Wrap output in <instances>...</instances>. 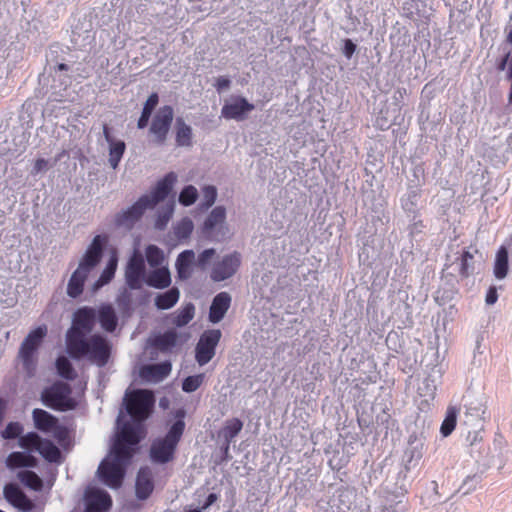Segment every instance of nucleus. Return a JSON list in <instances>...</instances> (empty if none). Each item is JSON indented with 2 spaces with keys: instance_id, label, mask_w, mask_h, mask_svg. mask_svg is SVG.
Here are the masks:
<instances>
[{
  "instance_id": "obj_13",
  "label": "nucleus",
  "mask_w": 512,
  "mask_h": 512,
  "mask_svg": "<svg viewBox=\"0 0 512 512\" xmlns=\"http://www.w3.org/2000/svg\"><path fill=\"white\" fill-rule=\"evenodd\" d=\"M254 105L249 103L244 97H235L226 102L221 109V117L242 121L247 114L254 110Z\"/></svg>"
},
{
  "instance_id": "obj_64",
  "label": "nucleus",
  "mask_w": 512,
  "mask_h": 512,
  "mask_svg": "<svg viewBox=\"0 0 512 512\" xmlns=\"http://www.w3.org/2000/svg\"><path fill=\"white\" fill-rule=\"evenodd\" d=\"M6 66L5 59L0 60V94L3 92L6 86Z\"/></svg>"
},
{
  "instance_id": "obj_55",
  "label": "nucleus",
  "mask_w": 512,
  "mask_h": 512,
  "mask_svg": "<svg viewBox=\"0 0 512 512\" xmlns=\"http://www.w3.org/2000/svg\"><path fill=\"white\" fill-rule=\"evenodd\" d=\"M371 410L373 412H377L379 410L375 418L377 424L383 425L388 422L390 415L385 411V409L381 405L371 406Z\"/></svg>"
},
{
  "instance_id": "obj_62",
  "label": "nucleus",
  "mask_w": 512,
  "mask_h": 512,
  "mask_svg": "<svg viewBox=\"0 0 512 512\" xmlns=\"http://www.w3.org/2000/svg\"><path fill=\"white\" fill-rule=\"evenodd\" d=\"M482 440V431L469 432L467 436V442L470 446L477 445Z\"/></svg>"
},
{
  "instance_id": "obj_3",
  "label": "nucleus",
  "mask_w": 512,
  "mask_h": 512,
  "mask_svg": "<svg viewBox=\"0 0 512 512\" xmlns=\"http://www.w3.org/2000/svg\"><path fill=\"white\" fill-rule=\"evenodd\" d=\"M66 348L71 358L75 360L87 359L99 367L108 363L111 353L109 342L100 334L66 342Z\"/></svg>"
},
{
  "instance_id": "obj_28",
  "label": "nucleus",
  "mask_w": 512,
  "mask_h": 512,
  "mask_svg": "<svg viewBox=\"0 0 512 512\" xmlns=\"http://www.w3.org/2000/svg\"><path fill=\"white\" fill-rule=\"evenodd\" d=\"M194 260L195 253L193 250H184L178 255L176 268L180 279H187L190 276L189 268Z\"/></svg>"
},
{
  "instance_id": "obj_35",
  "label": "nucleus",
  "mask_w": 512,
  "mask_h": 512,
  "mask_svg": "<svg viewBox=\"0 0 512 512\" xmlns=\"http://www.w3.org/2000/svg\"><path fill=\"white\" fill-rule=\"evenodd\" d=\"M108 163L111 168L116 169L125 153L126 144L122 140H116L109 145Z\"/></svg>"
},
{
  "instance_id": "obj_63",
  "label": "nucleus",
  "mask_w": 512,
  "mask_h": 512,
  "mask_svg": "<svg viewBox=\"0 0 512 512\" xmlns=\"http://www.w3.org/2000/svg\"><path fill=\"white\" fill-rule=\"evenodd\" d=\"M498 299L497 290L494 286H491L486 294L485 302L487 305H493Z\"/></svg>"
},
{
  "instance_id": "obj_39",
  "label": "nucleus",
  "mask_w": 512,
  "mask_h": 512,
  "mask_svg": "<svg viewBox=\"0 0 512 512\" xmlns=\"http://www.w3.org/2000/svg\"><path fill=\"white\" fill-rule=\"evenodd\" d=\"M177 343V334L175 331H166L155 339V345L162 351H167Z\"/></svg>"
},
{
  "instance_id": "obj_49",
  "label": "nucleus",
  "mask_w": 512,
  "mask_h": 512,
  "mask_svg": "<svg viewBox=\"0 0 512 512\" xmlns=\"http://www.w3.org/2000/svg\"><path fill=\"white\" fill-rule=\"evenodd\" d=\"M436 385L434 380L425 378L422 384L418 387V394L422 397L434 398Z\"/></svg>"
},
{
  "instance_id": "obj_54",
  "label": "nucleus",
  "mask_w": 512,
  "mask_h": 512,
  "mask_svg": "<svg viewBox=\"0 0 512 512\" xmlns=\"http://www.w3.org/2000/svg\"><path fill=\"white\" fill-rule=\"evenodd\" d=\"M507 42L512 44V28L508 32ZM507 66H512V49L506 52V54L501 58L497 65V69L504 70L505 68H507Z\"/></svg>"
},
{
  "instance_id": "obj_51",
  "label": "nucleus",
  "mask_w": 512,
  "mask_h": 512,
  "mask_svg": "<svg viewBox=\"0 0 512 512\" xmlns=\"http://www.w3.org/2000/svg\"><path fill=\"white\" fill-rule=\"evenodd\" d=\"M217 198V189L215 186L208 185L203 188V206L205 208L211 207Z\"/></svg>"
},
{
  "instance_id": "obj_8",
  "label": "nucleus",
  "mask_w": 512,
  "mask_h": 512,
  "mask_svg": "<svg viewBox=\"0 0 512 512\" xmlns=\"http://www.w3.org/2000/svg\"><path fill=\"white\" fill-rule=\"evenodd\" d=\"M222 333L219 329L205 331L196 344L195 360L200 366L209 363L215 356L216 347L221 339Z\"/></svg>"
},
{
  "instance_id": "obj_45",
  "label": "nucleus",
  "mask_w": 512,
  "mask_h": 512,
  "mask_svg": "<svg viewBox=\"0 0 512 512\" xmlns=\"http://www.w3.org/2000/svg\"><path fill=\"white\" fill-rule=\"evenodd\" d=\"M41 438L36 432H29L21 435L18 440L19 448H43L40 445Z\"/></svg>"
},
{
  "instance_id": "obj_47",
  "label": "nucleus",
  "mask_w": 512,
  "mask_h": 512,
  "mask_svg": "<svg viewBox=\"0 0 512 512\" xmlns=\"http://www.w3.org/2000/svg\"><path fill=\"white\" fill-rule=\"evenodd\" d=\"M173 212L174 203H170L165 208H163L162 211L158 213V217L155 222V227L159 230L164 229L167 226L170 218L172 217Z\"/></svg>"
},
{
  "instance_id": "obj_38",
  "label": "nucleus",
  "mask_w": 512,
  "mask_h": 512,
  "mask_svg": "<svg viewBox=\"0 0 512 512\" xmlns=\"http://www.w3.org/2000/svg\"><path fill=\"white\" fill-rule=\"evenodd\" d=\"M18 478L27 487L33 490H40L42 488V480L33 471L24 470L18 473Z\"/></svg>"
},
{
  "instance_id": "obj_42",
  "label": "nucleus",
  "mask_w": 512,
  "mask_h": 512,
  "mask_svg": "<svg viewBox=\"0 0 512 512\" xmlns=\"http://www.w3.org/2000/svg\"><path fill=\"white\" fill-rule=\"evenodd\" d=\"M195 307L193 304H187L175 317L174 323L178 327L187 325L194 317Z\"/></svg>"
},
{
  "instance_id": "obj_24",
  "label": "nucleus",
  "mask_w": 512,
  "mask_h": 512,
  "mask_svg": "<svg viewBox=\"0 0 512 512\" xmlns=\"http://www.w3.org/2000/svg\"><path fill=\"white\" fill-rule=\"evenodd\" d=\"M171 363L170 362H161L156 364L147 365L142 369V376L148 380H152L154 382L162 381L166 378L171 372Z\"/></svg>"
},
{
  "instance_id": "obj_23",
  "label": "nucleus",
  "mask_w": 512,
  "mask_h": 512,
  "mask_svg": "<svg viewBox=\"0 0 512 512\" xmlns=\"http://www.w3.org/2000/svg\"><path fill=\"white\" fill-rule=\"evenodd\" d=\"M145 283L155 289H165L171 284V275L166 267L156 268L145 278Z\"/></svg>"
},
{
  "instance_id": "obj_19",
  "label": "nucleus",
  "mask_w": 512,
  "mask_h": 512,
  "mask_svg": "<svg viewBox=\"0 0 512 512\" xmlns=\"http://www.w3.org/2000/svg\"><path fill=\"white\" fill-rule=\"evenodd\" d=\"M185 429V422L182 419H177L164 438L160 439L158 443H153L150 448H176L179 440L181 439Z\"/></svg>"
},
{
  "instance_id": "obj_16",
  "label": "nucleus",
  "mask_w": 512,
  "mask_h": 512,
  "mask_svg": "<svg viewBox=\"0 0 512 512\" xmlns=\"http://www.w3.org/2000/svg\"><path fill=\"white\" fill-rule=\"evenodd\" d=\"M4 496L9 503L24 512L31 511L34 508V503L16 484H7L4 487Z\"/></svg>"
},
{
  "instance_id": "obj_33",
  "label": "nucleus",
  "mask_w": 512,
  "mask_h": 512,
  "mask_svg": "<svg viewBox=\"0 0 512 512\" xmlns=\"http://www.w3.org/2000/svg\"><path fill=\"white\" fill-rule=\"evenodd\" d=\"M117 264H118V258L114 254L110 257V259L108 260V262L106 264V267L102 271L98 280L95 282V284H94L95 289L101 288L102 286L108 284L113 279L116 269H117Z\"/></svg>"
},
{
  "instance_id": "obj_9",
  "label": "nucleus",
  "mask_w": 512,
  "mask_h": 512,
  "mask_svg": "<svg viewBox=\"0 0 512 512\" xmlns=\"http://www.w3.org/2000/svg\"><path fill=\"white\" fill-rule=\"evenodd\" d=\"M174 117V110L171 106L165 105L158 109L150 126V133L154 136V142L158 145L163 144L169 133Z\"/></svg>"
},
{
  "instance_id": "obj_21",
  "label": "nucleus",
  "mask_w": 512,
  "mask_h": 512,
  "mask_svg": "<svg viewBox=\"0 0 512 512\" xmlns=\"http://www.w3.org/2000/svg\"><path fill=\"white\" fill-rule=\"evenodd\" d=\"M32 419L34 427L43 433H49L51 429L55 428L58 421L54 415L40 408L33 409Z\"/></svg>"
},
{
  "instance_id": "obj_4",
  "label": "nucleus",
  "mask_w": 512,
  "mask_h": 512,
  "mask_svg": "<svg viewBox=\"0 0 512 512\" xmlns=\"http://www.w3.org/2000/svg\"><path fill=\"white\" fill-rule=\"evenodd\" d=\"M139 450H109L101 461L97 474L101 482L112 489L122 486L126 470L132 465Z\"/></svg>"
},
{
  "instance_id": "obj_31",
  "label": "nucleus",
  "mask_w": 512,
  "mask_h": 512,
  "mask_svg": "<svg viewBox=\"0 0 512 512\" xmlns=\"http://www.w3.org/2000/svg\"><path fill=\"white\" fill-rule=\"evenodd\" d=\"M159 102V97L157 93H152L144 103L141 116L138 119L137 127L139 129H143L148 125L149 119L155 107Z\"/></svg>"
},
{
  "instance_id": "obj_50",
  "label": "nucleus",
  "mask_w": 512,
  "mask_h": 512,
  "mask_svg": "<svg viewBox=\"0 0 512 512\" xmlns=\"http://www.w3.org/2000/svg\"><path fill=\"white\" fill-rule=\"evenodd\" d=\"M175 450H150V458L154 462L167 463L174 457Z\"/></svg>"
},
{
  "instance_id": "obj_48",
  "label": "nucleus",
  "mask_w": 512,
  "mask_h": 512,
  "mask_svg": "<svg viewBox=\"0 0 512 512\" xmlns=\"http://www.w3.org/2000/svg\"><path fill=\"white\" fill-rule=\"evenodd\" d=\"M418 195L415 191L407 193L401 199L402 208L409 214H415L417 211Z\"/></svg>"
},
{
  "instance_id": "obj_40",
  "label": "nucleus",
  "mask_w": 512,
  "mask_h": 512,
  "mask_svg": "<svg viewBox=\"0 0 512 512\" xmlns=\"http://www.w3.org/2000/svg\"><path fill=\"white\" fill-rule=\"evenodd\" d=\"M24 428L20 422H9L1 431V437L5 440H14L21 437Z\"/></svg>"
},
{
  "instance_id": "obj_36",
  "label": "nucleus",
  "mask_w": 512,
  "mask_h": 512,
  "mask_svg": "<svg viewBox=\"0 0 512 512\" xmlns=\"http://www.w3.org/2000/svg\"><path fill=\"white\" fill-rule=\"evenodd\" d=\"M465 408L467 415L477 419H480L486 410L483 399L471 397V395L465 397Z\"/></svg>"
},
{
  "instance_id": "obj_52",
  "label": "nucleus",
  "mask_w": 512,
  "mask_h": 512,
  "mask_svg": "<svg viewBox=\"0 0 512 512\" xmlns=\"http://www.w3.org/2000/svg\"><path fill=\"white\" fill-rule=\"evenodd\" d=\"M31 452L32 450H28ZM41 456L50 463H61L63 461L62 450H37Z\"/></svg>"
},
{
  "instance_id": "obj_29",
  "label": "nucleus",
  "mask_w": 512,
  "mask_h": 512,
  "mask_svg": "<svg viewBox=\"0 0 512 512\" xmlns=\"http://www.w3.org/2000/svg\"><path fill=\"white\" fill-rule=\"evenodd\" d=\"M508 270V251L506 247L501 246L496 253L494 275L497 279H504L507 276Z\"/></svg>"
},
{
  "instance_id": "obj_26",
  "label": "nucleus",
  "mask_w": 512,
  "mask_h": 512,
  "mask_svg": "<svg viewBox=\"0 0 512 512\" xmlns=\"http://www.w3.org/2000/svg\"><path fill=\"white\" fill-rule=\"evenodd\" d=\"M179 297V289L177 287H172L163 293L157 294L154 299V304L159 310H168L178 302Z\"/></svg>"
},
{
  "instance_id": "obj_6",
  "label": "nucleus",
  "mask_w": 512,
  "mask_h": 512,
  "mask_svg": "<svg viewBox=\"0 0 512 512\" xmlns=\"http://www.w3.org/2000/svg\"><path fill=\"white\" fill-rule=\"evenodd\" d=\"M72 389L69 384L57 381L41 393L42 403L54 410L69 411L76 407V401L71 397Z\"/></svg>"
},
{
  "instance_id": "obj_22",
  "label": "nucleus",
  "mask_w": 512,
  "mask_h": 512,
  "mask_svg": "<svg viewBox=\"0 0 512 512\" xmlns=\"http://www.w3.org/2000/svg\"><path fill=\"white\" fill-rule=\"evenodd\" d=\"M243 428V422L238 418H232L225 422L224 427L219 431L218 437L223 441L224 448H229L230 444Z\"/></svg>"
},
{
  "instance_id": "obj_14",
  "label": "nucleus",
  "mask_w": 512,
  "mask_h": 512,
  "mask_svg": "<svg viewBox=\"0 0 512 512\" xmlns=\"http://www.w3.org/2000/svg\"><path fill=\"white\" fill-rule=\"evenodd\" d=\"M240 262V255L236 252L224 256L220 262L214 265L211 279L215 282H220L232 277L236 273Z\"/></svg>"
},
{
  "instance_id": "obj_30",
  "label": "nucleus",
  "mask_w": 512,
  "mask_h": 512,
  "mask_svg": "<svg viewBox=\"0 0 512 512\" xmlns=\"http://www.w3.org/2000/svg\"><path fill=\"white\" fill-rule=\"evenodd\" d=\"M176 143L181 147H189L192 144V128L180 117L176 119Z\"/></svg>"
},
{
  "instance_id": "obj_20",
  "label": "nucleus",
  "mask_w": 512,
  "mask_h": 512,
  "mask_svg": "<svg viewBox=\"0 0 512 512\" xmlns=\"http://www.w3.org/2000/svg\"><path fill=\"white\" fill-rule=\"evenodd\" d=\"M476 255L481 258L477 249L471 251L469 248L467 250H463L461 256L458 258V271L462 278H468L474 274L477 265V260L475 259Z\"/></svg>"
},
{
  "instance_id": "obj_61",
  "label": "nucleus",
  "mask_w": 512,
  "mask_h": 512,
  "mask_svg": "<svg viewBox=\"0 0 512 512\" xmlns=\"http://www.w3.org/2000/svg\"><path fill=\"white\" fill-rule=\"evenodd\" d=\"M231 85V81L228 77L220 76L216 80L215 87L217 91L220 93L226 89H228Z\"/></svg>"
},
{
  "instance_id": "obj_15",
  "label": "nucleus",
  "mask_w": 512,
  "mask_h": 512,
  "mask_svg": "<svg viewBox=\"0 0 512 512\" xmlns=\"http://www.w3.org/2000/svg\"><path fill=\"white\" fill-rule=\"evenodd\" d=\"M86 508L84 512H106L112 505L110 495L100 489H90L85 493Z\"/></svg>"
},
{
  "instance_id": "obj_46",
  "label": "nucleus",
  "mask_w": 512,
  "mask_h": 512,
  "mask_svg": "<svg viewBox=\"0 0 512 512\" xmlns=\"http://www.w3.org/2000/svg\"><path fill=\"white\" fill-rule=\"evenodd\" d=\"M193 228L192 220L183 218L175 227V235L178 239H186L191 235Z\"/></svg>"
},
{
  "instance_id": "obj_43",
  "label": "nucleus",
  "mask_w": 512,
  "mask_h": 512,
  "mask_svg": "<svg viewBox=\"0 0 512 512\" xmlns=\"http://www.w3.org/2000/svg\"><path fill=\"white\" fill-rule=\"evenodd\" d=\"M198 191L193 185L185 186L179 194V202L183 206H190L196 202Z\"/></svg>"
},
{
  "instance_id": "obj_32",
  "label": "nucleus",
  "mask_w": 512,
  "mask_h": 512,
  "mask_svg": "<svg viewBox=\"0 0 512 512\" xmlns=\"http://www.w3.org/2000/svg\"><path fill=\"white\" fill-rule=\"evenodd\" d=\"M6 463L10 468L34 467L36 466V459L22 452H13L8 456Z\"/></svg>"
},
{
  "instance_id": "obj_59",
  "label": "nucleus",
  "mask_w": 512,
  "mask_h": 512,
  "mask_svg": "<svg viewBox=\"0 0 512 512\" xmlns=\"http://www.w3.org/2000/svg\"><path fill=\"white\" fill-rule=\"evenodd\" d=\"M48 161L43 158H39L35 161L34 166L31 170L32 175H37L47 169Z\"/></svg>"
},
{
  "instance_id": "obj_17",
  "label": "nucleus",
  "mask_w": 512,
  "mask_h": 512,
  "mask_svg": "<svg viewBox=\"0 0 512 512\" xmlns=\"http://www.w3.org/2000/svg\"><path fill=\"white\" fill-rule=\"evenodd\" d=\"M154 490L153 474L149 467H141L138 471L135 482L136 497L146 500Z\"/></svg>"
},
{
  "instance_id": "obj_60",
  "label": "nucleus",
  "mask_w": 512,
  "mask_h": 512,
  "mask_svg": "<svg viewBox=\"0 0 512 512\" xmlns=\"http://www.w3.org/2000/svg\"><path fill=\"white\" fill-rule=\"evenodd\" d=\"M357 419L361 427H369L374 422L373 417L367 414L365 411L358 413Z\"/></svg>"
},
{
  "instance_id": "obj_18",
  "label": "nucleus",
  "mask_w": 512,
  "mask_h": 512,
  "mask_svg": "<svg viewBox=\"0 0 512 512\" xmlns=\"http://www.w3.org/2000/svg\"><path fill=\"white\" fill-rule=\"evenodd\" d=\"M231 304V296L227 292H220L214 298L209 310V321L212 323L220 322Z\"/></svg>"
},
{
  "instance_id": "obj_1",
  "label": "nucleus",
  "mask_w": 512,
  "mask_h": 512,
  "mask_svg": "<svg viewBox=\"0 0 512 512\" xmlns=\"http://www.w3.org/2000/svg\"><path fill=\"white\" fill-rule=\"evenodd\" d=\"M155 398L148 390L126 393L124 409H120L115 427L114 443L110 448H132L146 436L145 421L154 407Z\"/></svg>"
},
{
  "instance_id": "obj_27",
  "label": "nucleus",
  "mask_w": 512,
  "mask_h": 512,
  "mask_svg": "<svg viewBox=\"0 0 512 512\" xmlns=\"http://www.w3.org/2000/svg\"><path fill=\"white\" fill-rule=\"evenodd\" d=\"M98 319L101 327L107 332H113L117 326V316L111 305H103L99 309Z\"/></svg>"
},
{
  "instance_id": "obj_41",
  "label": "nucleus",
  "mask_w": 512,
  "mask_h": 512,
  "mask_svg": "<svg viewBox=\"0 0 512 512\" xmlns=\"http://www.w3.org/2000/svg\"><path fill=\"white\" fill-rule=\"evenodd\" d=\"M164 259L163 251L156 245H148L146 247V260L151 267H158Z\"/></svg>"
},
{
  "instance_id": "obj_2",
  "label": "nucleus",
  "mask_w": 512,
  "mask_h": 512,
  "mask_svg": "<svg viewBox=\"0 0 512 512\" xmlns=\"http://www.w3.org/2000/svg\"><path fill=\"white\" fill-rule=\"evenodd\" d=\"M107 243V235L100 234L93 238L85 254L80 260L78 268L72 273L69 279L67 285L68 296L71 298H77L82 294L85 280L87 279L89 273L100 262Z\"/></svg>"
},
{
  "instance_id": "obj_25",
  "label": "nucleus",
  "mask_w": 512,
  "mask_h": 512,
  "mask_svg": "<svg viewBox=\"0 0 512 512\" xmlns=\"http://www.w3.org/2000/svg\"><path fill=\"white\" fill-rule=\"evenodd\" d=\"M226 219V210L223 206L215 207L207 216L203 224V233L206 236H211L214 229L217 227L222 228Z\"/></svg>"
},
{
  "instance_id": "obj_12",
  "label": "nucleus",
  "mask_w": 512,
  "mask_h": 512,
  "mask_svg": "<svg viewBox=\"0 0 512 512\" xmlns=\"http://www.w3.org/2000/svg\"><path fill=\"white\" fill-rule=\"evenodd\" d=\"M147 197H140L131 207L115 215L114 224L117 227L130 229L149 207L145 204Z\"/></svg>"
},
{
  "instance_id": "obj_10",
  "label": "nucleus",
  "mask_w": 512,
  "mask_h": 512,
  "mask_svg": "<svg viewBox=\"0 0 512 512\" xmlns=\"http://www.w3.org/2000/svg\"><path fill=\"white\" fill-rule=\"evenodd\" d=\"M146 278V267L143 255L139 251H134L125 269V280L127 286L132 290H138L142 287V282Z\"/></svg>"
},
{
  "instance_id": "obj_44",
  "label": "nucleus",
  "mask_w": 512,
  "mask_h": 512,
  "mask_svg": "<svg viewBox=\"0 0 512 512\" xmlns=\"http://www.w3.org/2000/svg\"><path fill=\"white\" fill-rule=\"evenodd\" d=\"M204 378V374H197L186 377L182 382V390L186 393H192L196 391L202 385Z\"/></svg>"
},
{
  "instance_id": "obj_5",
  "label": "nucleus",
  "mask_w": 512,
  "mask_h": 512,
  "mask_svg": "<svg viewBox=\"0 0 512 512\" xmlns=\"http://www.w3.org/2000/svg\"><path fill=\"white\" fill-rule=\"evenodd\" d=\"M46 335L47 327L45 325L38 326L28 333L20 345L18 358L21 360L23 370L28 377L35 374L37 352Z\"/></svg>"
},
{
  "instance_id": "obj_7",
  "label": "nucleus",
  "mask_w": 512,
  "mask_h": 512,
  "mask_svg": "<svg viewBox=\"0 0 512 512\" xmlns=\"http://www.w3.org/2000/svg\"><path fill=\"white\" fill-rule=\"evenodd\" d=\"M96 323V310L84 306L73 314L72 325L66 332V342L84 338L91 333Z\"/></svg>"
},
{
  "instance_id": "obj_34",
  "label": "nucleus",
  "mask_w": 512,
  "mask_h": 512,
  "mask_svg": "<svg viewBox=\"0 0 512 512\" xmlns=\"http://www.w3.org/2000/svg\"><path fill=\"white\" fill-rule=\"evenodd\" d=\"M459 409L455 406H449L446 410L445 418L440 427V433L443 437L449 436L455 429Z\"/></svg>"
},
{
  "instance_id": "obj_56",
  "label": "nucleus",
  "mask_w": 512,
  "mask_h": 512,
  "mask_svg": "<svg viewBox=\"0 0 512 512\" xmlns=\"http://www.w3.org/2000/svg\"><path fill=\"white\" fill-rule=\"evenodd\" d=\"M215 255V249L209 248L205 249L202 253L199 254L197 258V264L198 266L204 268L209 261L212 259V257Z\"/></svg>"
},
{
  "instance_id": "obj_53",
  "label": "nucleus",
  "mask_w": 512,
  "mask_h": 512,
  "mask_svg": "<svg viewBox=\"0 0 512 512\" xmlns=\"http://www.w3.org/2000/svg\"><path fill=\"white\" fill-rule=\"evenodd\" d=\"M49 433H52L54 438L58 440L59 443L64 444L66 440L69 438V430L67 427L61 425L59 420L55 425V428L51 429Z\"/></svg>"
},
{
  "instance_id": "obj_37",
  "label": "nucleus",
  "mask_w": 512,
  "mask_h": 512,
  "mask_svg": "<svg viewBox=\"0 0 512 512\" xmlns=\"http://www.w3.org/2000/svg\"><path fill=\"white\" fill-rule=\"evenodd\" d=\"M56 369L58 374L67 379V380H73L76 377V372L70 362V360L65 356H59L56 359Z\"/></svg>"
},
{
  "instance_id": "obj_11",
  "label": "nucleus",
  "mask_w": 512,
  "mask_h": 512,
  "mask_svg": "<svg viewBox=\"0 0 512 512\" xmlns=\"http://www.w3.org/2000/svg\"><path fill=\"white\" fill-rule=\"evenodd\" d=\"M177 181V175L174 172H169L161 180H159L151 191L150 194H145L142 197H147L145 204L149 209L154 208L158 203L165 200L173 189Z\"/></svg>"
},
{
  "instance_id": "obj_58",
  "label": "nucleus",
  "mask_w": 512,
  "mask_h": 512,
  "mask_svg": "<svg viewBox=\"0 0 512 512\" xmlns=\"http://www.w3.org/2000/svg\"><path fill=\"white\" fill-rule=\"evenodd\" d=\"M356 44L351 39H345L343 54L346 58L350 59L356 51Z\"/></svg>"
},
{
  "instance_id": "obj_57",
  "label": "nucleus",
  "mask_w": 512,
  "mask_h": 512,
  "mask_svg": "<svg viewBox=\"0 0 512 512\" xmlns=\"http://www.w3.org/2000/svg\"><path fill=\"white\" fill-rule=\"evenodd\" d=\"M406 508L401 501L385 505L381 508L380 512H405Z\"/></svg>"
}]
</instances>
